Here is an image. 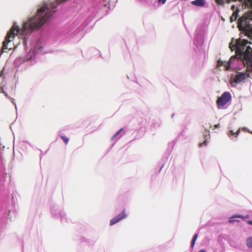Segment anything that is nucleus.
Instances as JSON below:
<instances>
[{
  "label": "nucleus",
  "instance_id": "obj_1",
  "mask_svg": "<svg viewBox=\"0 0 252 252\" xmlns=\"http://www.w3.org/2000/svg\"><path fill=\"white\" fill-rule=\"evenodd\" d=\"M44 43L42 39H38L35 44H32L31 50L23 57H20L16 60L19 61L21 63L27 62V64L31 65L35 62L36 56L38 55L45 53Z\"/></svg>",
  "mask_w": 252,
  "mask_h": 252
},
{
  "label": "nucleus",
  "instance_id": "obj_13",
  "mask_svg": "<svg viewBox=\"0 0 252 252\" xmlns=\"http://www.w3.org/2000/svg\"><path fill=\"white\" fill-rule=\"evenodd\" d=\"M193 44L196 46L200 45L202 44L201 37L200 36L196 35L193 40Z\"/></svg>",
  "mask_w": 252,
  "mask_h": 252
},
{
  "label": "nucleus",
  "instance_id": "obj_18",
  "mask_svg": "<svg viewBox=\"0 0 252 252\" xmlns=\"http://www.w3.org/2000/svg\"><path fill=\"white\" fill-rule=\"evenodd\" d=\"M2 93H3V94H5V96H6L7 98H9V99H11V100H11L12 103L13 104H14V105H15V107H16V103H15V102H14V99H13V98H10V97L8 95V94H7L5 92V91H3V92H2Z\"/></svg>",
  "mask_w": 252,
  "mask_h": 252
},
{
  "label": "nucleus",
  "instance_id": "obj_20",
  "mask_svg": "<svg viewBox=\"0 0 252 252\" xmlns=\"http://www.w3.org/2000/svg\"><path fill=\"white\" fill-rule=\"evenodd\" d=\"M226 63L221 61V60H219L217 62V64L218 66L224 65L225 66V64Z\"/></svg>",
  "mask_w": 252,
  "mask_h": 252
},
{
  "label": "nucleus",
  "instance_id": "obj_24",
  "mask_svg": "<svg viewBox=\"0 0 252 252\" xmlns=\"http://www.w3.org/2000/svg\"><path fill=\"white\" fill-rule=\"evenodd\" d=\"M248 223L249 224L252 225V220H250L248 221Z\"/></svg>",
  "mask_w": 252,
  "mask_h": 252
},
{
  "label": "nucleus",
  "instance_id": "obj_22",
  "mask_svg": "<svg viewBox=\"0 0 252 252\" xmlns=\"http://www.w3.org/2000/svg\"><path fill=\"white\" fill-rule=\"evenodd\" d=\"M243 130H245V131H247L248 132H250V133H252V132L250 131L249 129H248V128L247 127H244L243 128Z\"/></svg>",
  "mask_w": 252,
  "mask_h": 252
},
{
  "label": "nucleus",
  "instance_id": "obj_3",
  "mask_svg": "<svg viewBox=\"0 0 252 252\" xmlns=\"http://www.w3.org/2000/svg\"><path fill=\"white\" fill-rule=\"evenodd\" d=\"M238 27L241 31L249 32L252 30V13L245 14L237 21Z\"/></svg>",
  "mask_w": 252,
  "mask_h": 252
},
{
  "label": "nucleus",
  "instance_id": "obj_11",
  "mask_svg": "<svg viewBox=\"0 0 252 252\" xmlns=\"http://www.w3.org/2000/svg\"><path fill=\"white\" fill-rule=\"evenodd\" d=\"M236 59V57L235 56H232L230 58L229 61L225 64V70H229L231 68V64L233 63Z\"/></svg>",
  "mask_w": 252,
  "mask_h": 252
},
{
  "label": "nucleus",
  "instance_id": "obj_26",
  "mask_svg": "<svg viewBox=\"0 0 252 252\" xmlns=\"http://www.w3.org/2000/svg\"><path fill=\"white\" fill-rule=\"evenodd\" d=\"M235 8V6L234 5H232L231 6V9L233 10H234Z\"/></svg>",
  "mask_w": 252,
  "mask_h": 252
},
{
  "label": "nucleus",
  "instance_id": "obj_28",
  "mask_svg": "<svg viewBox=\"0 0 252 252\" xmlns=\"http://www.w3.org/2000/svg\"><path fill=\"white\" fill-rule=\"evenodd\" d=\"M140 0V1H143V0Z\"/></svg>",
  "mask_w": 252,
  "mask_h": 252
},
{
  "label": "nucleus",
  "instance_id": "obj_15",
  "mask_svg": "<svg viewBox=\"0 0 252 252\" xmlns=\"http://www.w3.org/2000/svg\"><path fill=\"white\" fill-rule=\"evenodd\" d=\"M198 235V233H196L194 235L193 237V238L191 240V248H193L195 243L196 242V240L197 238Z\"/></svg>",
  "mask_w": 252,
  "mask_h": 252
},
{
  "label": "nucleus",
  "instance_id": "obj_2",
  "mask_svg": "<svg viewBox=\"0 0 252 252\" xmlns=\"http://www.w3.org/2000/svg\"><path fill=\"white\" fill-rule=\"evenodd\" d=\"M249 41L245 39H238L236 41V43L232 46L230 44V48L232 50H235L238 55L243 57L246 60L252 62V49L250 46H246Z\"/></svg>",
  "mask_w": 252,
  "mask_h": 252
},
{
  "label": "nucleus",
  "instance_id": "obj_7",
  "mask_svg": "<svg viewBox=\"0 0 252 252\" xmlns=\"http://www.w3.org/2000/svg\"><path fill=\"white\" fill-rule=\"evenodd\" d=\"M126 217V215L125 211H123L121 213L118 214L116 217H114L110 221V225H113L122 220L124 219Z\"/></svg>",
  "mask_w": 252,
  "mask_h": 252
},
{
  "label": "nucleus",
  "instance_id": "obj_10",
  "mask_svg": "<svg viewBox=\"0 0 252 252\" xmlns=\"http://www.w3.org/2000/svg\"><path fill=\"white\" fill-rule=\"evenodd\" d=\"M205 3V0H194L191 2L192 5L200 7L204 6Z\"/></svg>",
  "mask_w": 252,
  "mask_h": 252
},
{
  "label": "nucleus",
  "instance_id": "obj_8",
  "mask_svg": "<svg viewBox=\"0 0 252 252\" xmlns=\"http://www.w3.org/2000/svg\"><path fill=\"white\" fill-rule=\"evenodd\" d=\"M228 129H229V133H228V136L232 139L233 138L231 137L232 136H235V137H237V136L239 134V133L240 132V128H239L238 130L235 132L233 130V127L232 126V124L230 123L229 126H228Z\"/></svg>",
  "mask_w": 252,
  "mask_h": 252
},
{
  "label": "nucleus",
  "instance_id": "obj_9",
  "mask_svg": "<svg viewBox=\"0 0 252 252\" xmlns=\"http://www.w3.org/2000/svg\"><path fill=\"white\" fill-rule=\"evenodd\" d=\"M249 218V216L247 215L246 217H244L241 215H236L231 216L229 219V222L231 223H234L235 221H238L239 222L240 221L239 220H236V218H242L243 219H245L246 218Z\"/></svg>",
  "mask_w": 252,
  "mask_h": 252
},
{
  "label": "nucleus",
  "instance_id": "obj_21",
  "mask_svg": "<svg viewBox=\"0 0 252 252\" xmlns=\"http://www.w3.org/2000/svg\"><path fill=\"white\" fill-rule=\"evenodd\" d=\"M167 0H158V3L159 5L164 4L166 3Z\"/></svg>",
  "mask_w": 252,
  "mask_h": 252
},
{
  "label": "nucleus",
  "instance_id": "obj_6",
  "mask_svg": "<svg viewBox=\"0 0 252 252\" xmlns=\"http://www.w3.org/2000/svg\"><path fill=\"white\" fill-rule=\"evenodd\" d=\"M51 212L53 215L56 216L57 218H60L61 221H66V218H65V214L63 211L58 208H52L51 209Z\"/></svg>",
  "mask_w": 252,
  "mask_h": 252
},
{
  "label": "nucleus",
  "instance_id": "obj_16",
  "mask_svg": "<svg viewBox=\"0 0 252 252\" xmlns=\"http://www.w3.org/2000/svg\"><path fill=\"white\" fill-rule=\"evenodd\" d=\"M60 137L62 138V139L64 141L65 144H68L69 140L68 138L63 135H61Z\"/></svg>",
  "mask_w": 252,
  "mask_h": 252
},
{
  "label": "nucleus",
  "instance_id": "obj_5",
  "mask_svg": "<svg viewBox=\"0 0 252 252\" xmlns=\"http://www.w3.org/2000/svg\"><path fill=\"white\" fill-rule=\"evenodd\" d=\"M247 77H248V75L245 73H239L236 74L233 78H231V84L232 86H234L237 84H239L244 80Z\"/></svg>",
  "mask_w": 252,
  "mask_h": 252
},
{
  "label": "nucleus",
  "instance_id": "obj_27",
  "mask_svg": "<svg viewBox=\"0 0 252 252\" xmlns=\"http://www.w3.org/2000/svg\"><path fill=\"white\" fill-rule=\"evenodd\" d=\"M199 252H206V251L204 250H201Z\"/></svg>",
  "mask_w": 252,
  "mask_h": 252
},
{
  "label": "nucleus",
  "instance_id": "obj_19",
  "mask_svg": "<svg viewBox=\"0 0 252 252\" xmlns=\"http://www.w3.org/2000/svg\"><path fill=\"white\" fill-rule=\"evenodd\" d=\"M123 130V128H122L120 129L112 137V140H113L114 138H115Z\"/></svg>",
  "mask_w": 252,
  "mask_h": 252
},
{
  "label": "nucleus",
  "instance_id": "obj_14",
  "mask_svg": "<svg viewBox=\"0 0 252 252\" xmlns=\"http://www.w3.org/2000/svg\"><path fill=\"white\" fill-rule=\"evenodd\" d=\"M246 244L248 248L252 249V237H249L247 239Z\"/></svg>",
  "mask_w": 252,
  "mask_h": 252
},
{
  "label": "nucleus",
  "instance_id": "obj_17",
  "mask_svg": "<svg viewBox=\"0 0 252 252\" xmlns=\"http://www.w3.org/2000/svg\"><path fill=\"white\" fill-rule=\"evenodd\" d=\"M207 137H209V135H207V134H205V141L203 143L199 144V146L200 147H202L203 145H206L207 144V143H208V141H207L208 138H207Z\"/></svg>",
  "mask_w": 252,
  "mask_h": 252
},
{
  "label": "nucleus",
  "instance_id": "obj_25",
  "mask_svg": "<svg viewBox=\"0 0 252 252\" xmlns=\"http://www.w3.org/2000/svg\"><path fill=\"white\" fill-rule=\"evenodd\" d=\"M3 91H4V90L3 89V87H2L0 89V92L2 93Z\"/></svg>",
  "mask_w": 252,
  "mask_h": 252
},
{
  "label": "nucleus",
  "instance_id": "obj_4",
  "mask_svg": "<svg viewBox=\"0 0 252 252\" xmlns=\"http://www.w3.org/2000/svg\"><path fill=\"white\" fill-rule=\"evenodd\" d=\"M231 99V94L229 92L223 93L217 100L219 108L223 107Z\"/></svg>",
  "mask_w": 252,
  "mask_h": 252
},
{
  "label": "nucleus",
  "instance_id": "obj_23",
  "mask_svg": "<svg viewBox=\"0 0 252 252\" xmlns=\"http://www.w3.org/2000/svg\"><path fill=\"white\" fill-rule=\"evenodd\" d=\"M215 128H219L220 127V124H217L215 126Z\"/></svg>",
  "mask_w": 252,
  "mask_h": 252
},
{
  "label": "nucleus",
  "instance_id": "obj_12",
  "mask_svg": "<svg viewBox=\"0 0 252 252\" xmlns=\"http://www.w3.org/2000/svg\"><path fill=\"white\" fill-rule=\"evenodd\" d=\"M239 15V10H237L234 11L233 13V14L230 18V21L231 23H232L233 21H236Z\"/></svg>",
  "mask_w": 252,
  "mask_h": 252
}]
</instances>
